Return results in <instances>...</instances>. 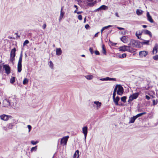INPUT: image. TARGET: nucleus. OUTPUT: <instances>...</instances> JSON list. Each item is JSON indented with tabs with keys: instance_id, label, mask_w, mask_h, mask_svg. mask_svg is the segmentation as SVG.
<instances>
[{
	"instance_id": "21",
	"label": "nucleus",
	"mask_w": 158,
	"mask_h": 158,
	"mask_svg": "<svg viewBox=\"0 0 158 158\" xmlns=\"http://www.w3.org/2000/svg\"><path fill=\"white\" fill-rule=\"evenodd\" d=\"M136 119V118L135 117V116H133L132 117H131L130 118L129 123H134Z\"/></svg>"
},
{
	"instance_id": "18",
	"label": "nucleus",
	"mask_w": 158,
	"mask_h": 158,
	"mask_svg": "<svg viewBox=\"0 0 158 158\" xmlns=\"http://www.w3.org/2000/svg\"><path fill=\"white\" fill-rule=\"evenodd\" d=\"M94 103L96 106V107L97 108H100L102 104V103L101 102H99V101H94Z\"/></svg>"
},
{
	"instance_id": "14",
	"label": "nucleus",
	"mask_w": 158,
	"mask_h": 158,
	"mask_svg": "<svg viewBox=\"0 0 158 158\" xmlns=\"http://www.w3.org/2000/svg\"><path fill=\"white\" fill-rule=\"evenodd\" d=\"M1 118V119L5 120V121H6L9 118H10L12 117L10 115H7L5 114H3L2 115L0 116Z\"/></svg>"
},
{
	"instance_id": "45",
	"label": "nucleus",
	"mask_w": 158,
	"mask_h": 158,
	"mask_svg": "<svg viewBox=\"0 0 158 158\" xmlns=\"http://www.w3.org/2000/svg\"><path fill=\"white\" fill-rule=\"evenodd\" d=\"M78 157L79 155H78L77 156V154H76V153H75L73 155V158H78Z\"/></svg>"
},
{
	"instance_id": "61",
	"label": "nucleus",
	"mask_w": 158,
	"mask_h": 158,
	"mask_svg": "<svg viewBox=\"0 0 158 158\" xmlns=\"http://www.w3.org/2000/svg\"><path fill=\"white\" fill-rule=\"evenodd\" d=\"M142 27L143 28H146L147 27V26L146 25H143Z\"/></svg>"
},
{
	"instance_id": "26",
	"label": "nucleus",
	"mask_w": 158,
	"mask_h": 158,
	"mask_svg": "<svg viewBox=\"0 0 158 158\" xmlns=\"http://www.w3.org/2000/svg\"><path fill=\"white\" fill-rule=\"evenodd\" d=\"M136 14L139 15H141L143 13V11L141 10L137 9L136 11Z\"/></svg>"
},
{
	"instance_id": "59",
	"label": "nucleus",
	"mask_w": 158,
	"mask_h": 158,
	"mask_svg": "<svg viewBox=\"0 0 158 158\" xmlns=\"http://www.w3.org/2000/svg\"><path fill=\"white\" fill-rule=\"evenodd\" d=\"M115 15L117 17H119V16L118 15L117 12H116L115 13Z\"/></svg>"
},
{
	"instance_id": "56",
	"label": "nucleus",
	"mask_w": 158,
	"mask_h": 158,
	"mask_svg": "<svg viewBox=\"0 0 158 158\" xmlns=\"http://www.w3.org/2000/svg\"><path fill=\"white\" fill-rule=\"evenodd\" d=\"M100 80L102 81H106V77L104 78H102L100 79Z\"/></svg>"
},
{
	"instance_id": "28",
	"label": "nucleus",
	"mask_w": 158,
	"mask_h": 158,
	"mask_svg": "<svg viewBox=\"0 0 158 158\" xmlns=\"http://www.w3.org/2000/svg\"><path fill=\"white\" fill-rule=\"evenodd\" d=\"M153 50L156 51V53L158 51V44L156 43L154 47L153 48Z\"/></svg>"
},
{
	"instance_id": "57",
	"label": "nucleus",
	"mask_w": 158,
	"mask_h": 158,
	"mask_svg": "<svg viewBox=\"0 0 158 158\" xmlns=\"http://www.w3.org/2000/svg\"><path fill=\"white\" fill-rule=\"evenodd\" d=\"M3 129L4 130H5V131H7L8 129L7 127L6 128L5 127H3Z\"/></svg>"
},
{
	"instance_id": "48",
	"label": "nucleus",
	"mask_w": 158,
	"mask_h": 158,
	"mask_svg": "<svg viewBox=\"0 0 158 158\" xmlns=\"http://www.w3.org/2000/svg\"><path fill=\"white\" fill-rule=\"evenodd\" d=\"M128 51H127V52H133V50L132 49H131L130 46L128 48Z\"/></svg>"
},
{
	"instance_id": "33",
	"label": "nucleus",
	"mask_w": 158,
	"mask_h": 158,
	"mask_svg": "<svg viewBox=\"0 0 158 158\" xmlns=\"http://www.w3.org/2000/svg\"><path fill=\"white\" fill-rule=\"evenodd\" d=\"M127 98V96H124L122 97L121 98V101L124 102V103L126 102V100Z\"/></svg>"
},
{
	"instance_id": "44",
	"label": "nucleus",
	"mask_w": 158,
	"mask_h": 158,
	"mask_svg": "<svg viewBox=\"0 0 158 158\" xmlns=\"http://www.w3.org/2000/svg\"><path fill=\"white\" fill-rule=\"evenodd\" d=\"M38 142L37 141H34L33 140H32L31 141V143L33 145H35Z\"/></svg>"
},
{
	"instance_id": "41",
	"label": "nucleus",
	"mask_w": 158,
	"mask_h": 158,
	"mask_svg": "<svg viewBox=\"0 0 158 158\" xmlns=\"http://www.w3.org/2000/svg\"><path fill=\"white\" fill-rule=\"evenodd\" d=\"M153 59L156 60H158V55H156V56H154L153 57Z\"/></svg>"
},
{
	"instance_id": "1",
	"label": "nucleus",
	"mask_w": 158,
	"mask_h": 158,
	"mask_svg": "<svg viewBox=\"0 0 158 158\" xmlns=\"http://www.w3.org/2000/svg\"><path fill=\"white\" fill-rule=\"evenodd\" d=\"M22 51L21 52L20 54L17 65V71L19 73H20L22 71V62L23 57Z\"/></svg>"
},
{
	"instance_id": "24",
	"label": "nucleus",
	"mask_w": 158,
	"mask_h": 158,
	"mask_svg": "<svg viewBox=\"0 0 158 158\" xmlns=\"http://www.w3.org/2000/svg\"><path fill=\"white\" fill-rule=\"evenodd\" d=\"M102 53L105 55H106V52L105 48V47L104 45L102 46Z\"/></svg>"
},
{
	"instance_id": "6",
	"label": "nucleus",
	"mask_w": 158,
	"mask_h": 158,
	"mask_svg": "<svg viewBox=\"0 0 158 158\" xmlns=\"http://www.w3.org/2000/svg\"><path fill=\"white\" fill-rule=\"evenodd\" d=\"M3 67L5 71V73L7 75L10 73L11 68L9 65L7 64H3Z\"/></svg>"
},
{
	"instance_id": "54",
	"label": "nucleus",
	"mask_w": 158,
	"mask_h": 158,
	"mask_svg": "<svg viewBox=\"0 0 158 158\" xmlns=\"http://www.w3.org/2000/svg\"><path fill=\"white\" fill-rule=\"evenodd\" d=\"M46 24L45 23L44 24L43 26V27H42L43 29H45L46 28Z\"/></svg>"
},
{
	"instance_id": "13",
	"label": "nucleus",
	"mask_w": 158,
	"mask_h": 158,
	"mask_svg": "<svg viewBox=\"0 0 158 158\" xmlns=\"http://www.w3.org/2000/svg\"><path fill=\"white\" fill-rule=\"evenodd\" d=\"M147 20L151 23H152L154 22V20L148 12H147Z\"/></svg>"
},
{
	"instance_id": "11",
	"label": "nucleus",
	"mask_w": 158,
	"mask_h": 158,
	"mask_svg": "<svg viewBox=\"0 0 158 158\" xmlns=\"http://www.w3.org/2000/svg\"><path fill=\"white\" fill-rule=\"evenodd\" d=\"M148 54V52L145 51H140L139 52V56L141 57H145Z\"/></svg>"
},
{
	"instance_id": "22",
	"label": "nucleus",
	"mask_w": 158,
	"mask_h": 158,
	"mask_svg": "<svg viewBox=\"0 0 158 158\" xmlns=\"http://www.w3.org/2000/svg\"><path fill=\"white\" fill-rule=\"evenodd\" d=\"M15 125V124L13 123H10L7 125V127L8 129H12L13 128V127Z\"/></svg>"
},
{
	"instance_id": "19",
	"label": "nucleus",
	"mask_w": 158,
	"mask_h": 158,
	"mask_svg": "<svg viewBox=\"0 0 158 158\" xmlns=\"http://www.w3.org/2000/svg\"><path fill=\"white\" fill-rule=\"evenodd\" d=\"M120 39L124 43H126L127 42V39L125 36H123L121 37Z\"/></svg>"
},
{
	"instance_id": "58",
	"label": "nucleus",
	"mask_w": 158,
	"mask_h": 158,
	"mask_svg": "<svg viewBox=\"0 0 158 158\" xmlns=\"http://www.w3.org/2000/svg\"><path fill=\"white\" fill-rule=\"evenodd\" d=\"M99 32H97V33H96L95 34V35H94V37H97V36H98V34L99 33Z\"/></svg>"
},
{
	"instance_id": "43",
	"label": "nucleus",
	"mask_w": 158,
	"mask_h": 158,
	"mask_svg": "<svg viewBox=\"0 0 158 158\" xmlns=\"http://www.w3.org/2000/svg\"><path fill=\"white\" fill-rule=\"evenodd\" d=\"M89 51L92 54L94 53L93 49V48L90 47L89 48Z\"/></svg>"
},
{
	"instance_id": "7",
	"label": "nucleus",
	"mask_w": 158,
	"mask_h": 158,
	"mask_svg": "<svg viewBox=\"0 0 158 158\" xmlns=\"http://www.w3.org/2000/svg\"><path fill=\"white\" fill-rule=\"evenodd\" d=\"M119 85V87H118V89L117 91V94L118 95L121 96L123 93L124 89L123 88L121 85Z\"/></svg>"
},
{
	"instance_id": "30",
	"label": "nucleus",
	"mask_w": 158,
	"mask_h": 158,
	"mask_svg": "<svg viewBox=\"0 0 158 158\" xmlns=\"http://www.w3.org/2000/svg\"><path fill=\"white\" fill-rule=\"evenodd\" d=\"M106 81H116V79L115 78H110L109 77H106Z\"/></svg>"
},
{
	"instance_id": "52",
	"label": "nucleus",
	"mask_w": 158,
	"mask_h": 158,
	"mask_svg": "<svg viewBox=\"0 0 158 158\" xmlns=\"http://www.w3.org/2000/svg\"><path fill=\"white\" fill-rule=\"evenodd\" d=\"M27 127H28V128L29 129V132H30L31 129V127L30 125H28L27 126Z\"/></svg>"
},
{
	"instance_id": "38",
	"label": "nucleus",
	"mask_w": 158,
	"mask_h": 158,
	"mask_svg": "<svg viewBox=\"0 0 158 158\" xmlns=\"http://www.w3.org/2000/svg\"><path fill=\"white\" fill-rule=\"evenodd\" d=\"M49 65L52 69H53V64L52 61H51L49 62Z\"/></svg>"
},
{
	"instance_id": "53",
	"label": "nucleus",
	"mask_w": 158,
	"mask_h": 158,
	"mask_svg": "<svg viewBox=\"0 0 158 158\" xmlns=\"http://www.w3.org/2000/svg\"><path fill=\"white\" fill-rule=\"evenodd\" d=\"M109 42H110V43H112V46H115L116 44H117V43H113L111 41H110V40H109Z\"/></svg>"
},
{
	"instance_id": "2",
	"label": "nucleus",
	"mask_w": 158,
	"mask_h": 158,
	"mask_svg": "<svg viewBox=\"0 0 158 158\" xmlns=\"http://www.w3.org/2000/svg\"><path fill=\"white\" fill-rule=\"evenodd\" d=\"M141 42L138 40L132 39L129 45H131L133 47L139 48L140 47Z\"/></svg>"
},
{
	"instance_id": "35",
	"label": "nucleus",
	"mask_w": 158,
	"mask_h": 158,
	"mask_svg": "<svg viewBox=\"0 0 158 158\" xmlns=\"http://www.w3.org/2000/svg\"><path fill=\"white\" fill-rule=\"evenodd\" d=\"M127 56L126 53H123L122 55H120L119 56V58H125Z\"/></svg>"
},
{
	"instance_id": "31",
	"label": "nucleus",
	"mask_w": 158,
	"mask_h": 158,
	"mask_svg": "<svg viewBox=\"0 0 158 158\" xmlns=\"http://www.w3.org/2000/svg\"><path fill=\"white\" fill-rule=\"evenodd\" d=\"M15 77H12L10 79V82L11 84H13L15 82Z\"/></svg>"
},
{
	"instance_id": "25",
	"label": "nucleus",
	"mask_w": 158,
	"mask_h": 158,
	"mask_svg": "<svg viewBox=\"0 0 158 158\" xmlns=\"http://www.w3.org/2000/svg\"><path fill=\"white\" fill-rule=\"evenodd\" d=\"M63 6H62L61 8L60 15V19H61V18H63V17L64 15V12L63 11Z\"/></svg>"
},
{
	"instance_id": "46",
	"label": "nucleus",
	"mask_w": 158,
	"mask_h": 158,
	"mask_svg": "<svg viewBox=\"0 0 158 158\" xmlns=\"http://www.w3.org/2000/svg\"><path fill=\"white\" fill-rule=\"evenodd\" d=\"M78 19L79 20H81L82 19V15H78Z\"/></svg>"
},
{
	"instance_id": "42",
	"label": "nucleus",
	"mask_w": 158,
	"mask_h": 158,
	"mask_svg": "<svg viewBox=\"0 0 158 158\" xmlns=\"http://www.w3.org/2000/svg\"><path fill=\"white\" fill-rule=\"evenodd\" d=\"M119 85H116V86L114 89V91H115V92H116L117 90V89H118V87H119Z\"/></svg>"
},
{
	"instance_id": "16",
	"label": "nucleus",
	"mask_w": 158,
	"mask_h": 158,
	"mask_svg": "<svg viewBox=\"0 0 158 158\" xmlns=\"http://www.w3.org/2000/svg\"><path fill=\"white\" fill-rule=\"evenodd\" d=\"M113 101L115 104L116 105H118V102L120 98L118 96H117L116 98H113Z\"/></svg>"
},
{
	"instance_id": "32",
	"label": "nucleus",
	"mask_w": 158,
	"mask_h": 158,
	"mask_svg": "<svg viewBox=\"0 0 158 158\" xmlns=\"http://www.w3.org/2000/svg\"><path fill=\"white\" fill-rule=\"evenodd\" d=\"M85 77L87 79L90 80L93 79V76L91 75H89L86 76Z\"/></svg>"
},
{
	"instance_id": "39",
	"label": "nucleus",
	"mask_w": 158,
	"mask_h": 158,
	"mask_svg": "<svg viewBox=\"0 0 158 158\" xmlns=\"http://www.w3.org/2000/svg\"><path fill=\"white\" fill-rule=\"evenodd\" d=\"M158 102V101L157 100H156V101L155 100H152V102H153V105H156Z\"/></svg>"
},
{
	"instance_id": "55",
	"label": "nucleus",
	"mask_w": 158,
	"mask_h": 158,
	"mask_svg": "<svg viewBox=\"0 0 158 158\" xmlns=\"http://www.w3.org/2000/svg\"><path fill=\"white\" fill-rule=\"evenodd\" d=\"M117 29H118V30H124V28H122V27H117Z\"/></svg>"
},
{
	"instance_id": "37",
	"label": "nucleus",
	"mask_w": 158,
	"mask_h": 158,
	"mask_svg": "<svg viewBox=\"0 0 158 158\" xmlns=\"http://www.w3.org/2000/svg\"><path fill=\"white\" fill-rule=\"evenodd\" d=\"M29 43V41L28 40H26L24 42L23 45L24 46L26 45L27 44H28Z\"/></svg>"
},
{
	"instance_id": "50",
	"label": "nucleus",
	"mask_w": 158,
	"mask_h": 158,
	"mask_svg": "<svg viewBox=\"0 0 158 158\" xmlns=\"http://www.w3.org/2000/svg\"><path fill=\"white\" fill-rule=\"evenodd\" d=\"M145 97V98L148 100H149L150 99V97L148 95H146Z\"/></svg>"
},
{
	"instance_id": "36",
	"label": "nucleus",
	"mask_w": 158,
	"mask_h": 158,
	"mask_svg": "<svg viewBox=\"0 0 158 158\" xmlns=\"http://www.w3.org/2000/svg\"><path fill=\"white\" fill-rule=\"evenodd\" d=\"M37 149V146H36L35 147L32 148L31 149L30 151H31V152H33V151H36Z\"/></svg>"
},
{
	"instance_id": "9",
	"label": "nucleus",
	"mask_w": 158,
	"mask_h": 158,
	"mask_svg": "<svg viewBox=\"0 0 158 158\" xmlns=\"http://www.w3.org/2000/svg\"><path fill=\"white\" fill-rule=\"evenodd\" d=\"M108 7L105 5H102L98 9L95 10L94 11H101L102 10H106L108 9Z\"/></svg>"
},
{
	"instance_id": "49",
	"label": "nucleus",
	"mask_w": 158,
	"mask_h": 158,
	"mask_svg": "<svg viewBox=\"0 0 158 158\" xmlns=\"http://www.w3.org/2000/svg\"><path fill=\"white\" fill-rule=\"evenodd\" d=\"M90 27V26L88 24H87L85 26V28L87 29H88Z\"/></svg>"
},
{
	"instance_id": "62",
	"label": "nucleus",
	"mask_w": 158,
	"mask_h": 158,
	"mask_svg": "<svg viewBox=\"0 0 158 158\" xmlns=\"http://www.w3.org/2000/svg\"><path fill=\"white\" fill-rule=\"evenodd\" d=\"M86 20V17H85V18L84 19V23H85Z\"/></svg>"
},
{
	"instance_id": "40",
	"label": "nucleus",
	"mask_w": 158,
	"mask_h": 158,
	"mask_svg": "<svg viewBox=\"0 0 158 158\" xmlns=\"http://www.w3.org/2000/svg\"><path fill=\"white\" fill-rule=\"evenodd\" d=\"M112 25H109L106 26L104 27H102V28H103V29H104V30H105V29H107L109 27H112Z\"/></svg>"
},
{
	"instance_id": "20",
	"label": "nucleus",
	"mask_w": 158,
	"mask_h": 158,
	"mask_svg": "<svg viewBox=\"0 0 158 158\" xmlns=\"http://www.w3.org/2000/svg\"><path fill=\"white\" fill-rule=\"evenodd\" d=\"M96 2V1H94V2H88L87 3V5L89 6L92 7L95 4Z\"/></svg>"
},
{
	"instance_id": "4",
	"label": "nucleus",
	"mask_w": 158,
	"mask_h": 158,
	"mask_svg": "<svg viewBox=\"0 0 158 158\" xmlns=\"http://www.w3.org/2000/svg\"><path fill=\"white\" fill-rule=\"evenodd\" d=\"M139 95V92H137L133 93L132 95H131L129 97L128 102L129 103H130L134 99H136Z\"/></svg>"
},
{
	"instance_id": "51",
	"label": "nucleus",
	"mask_w": 158,
	"mask_h": 158,
	"mask_svg": "<svg viewBox=\"0 0 158 158\" xmlns=\"http://www.w3.org/2000/svg\"><path fill=\"white\" fill-rule=\"evenodd\" d=\"M116 92H115V91H114L113 94V98H114L115 97L116 95Z\"/></svg>"
},
{
	"instance_id": "23",
	"label": "nucleus",
	"mask_w": 158,
	"mask_h": 158,
	"mask_svg": "<svg viewBox=\"0 0 158 158\" xmlns=\"http://www.w3.org/2000/svg\"><path fill=\"white\" fill-rule=\"evenodd\" d=\"M142 31L140 32H139V34H138L137 32H136L135 33V35L137 37L138 39H139L141 40H144L142 39L141 38V37H139V35H142Z\"/></svg>"
},
{
	"instance_id": "63",
	"label": "nucleus",
	"mask_w": 158,
	"mask_h": 158,
	"mask_svg": "<svg viewBox=\"0 0 158 158\" xmlns=\"http://www.w3.org/2000/svg\"><path fill=\"white\" fill-rule=\"evenodd\" d=\"M82 13H83V12L82 11H78V12H77V14H79Z\"/></svg>"
},
{
	"instance_id": "3",
	"label": "nucleus",
	"mask_w": 158,
	"mask_h": 158,
	"mask_svg": "<svg viewBox=\"0 0 158 158\" xmlns=\"http://www.w3.org/2000/svg\"><path fill=\"white\" fill-rule=\"evenodd\" d=\"M16 51V48H14L11 50L10 52V60L13 64H14V61L15 60Z\"/></svg>"
},
{
	"instance_id": "8",
	"label": "nucleus",
	"mask_w": 158,
	"mask_h": 158,
	"mask_svg": "<svg viewBox=\"0 0 158 158\" xmlns=\"http://www.w3.org/2000/svg\"><path fill=\"white\" fill-rule=\"evenodd\" d=\"M69 138V136H67L64 137L62 138L60 140L61 144H63V145H66L67 143V142L68 140V139Z\"/></svg>"
},
{
	"instance_id": "60",
	"label": "nucleus",
	"mask_w": 158,
	"mask_h": 158,
	"mask_svg": "<svg viewBox=\"0 0 158 158\" xmlns=\"http://www.w3.org/2000/svg\"><path fill=\"white\" fill-rule=\"evenodd\" d=\"M74 7L76 8L77 10H78V7L76 5H74Z\"/></svg>"
},
{
	"instance_id": "27",
	"label": "nucleus",
	"mask_w": 158,
	"mask_h": 158,
	"mask_svg": "<svg viewBox=\"0 0 158 158\" xmlns=\"http://www.w3.org/2000/svg\"><path fill=\"white\" fill-rule=\"evenodd\" d=\"M146 114V113L145 112H143V113H140L139 114H138L135 116V118L136 119L142 116V115H144Z\"/></svg>"
},
{
	"instance_id": "10",
	"label": "nucleus",
	"mask_w": 158,
	"mask_h": 158,
	"mask_svg": "<svg viewBox=\"0 0 158 158\" xmlns=\"http://www.w3.org/2000/svg\"><path fill=\"white\" fill-rule=\"evenodd\" d=\"M129 46L124 45L120 47L119 50L120 51L125 52L128 51V48Z\"/></svg>"
},
{
	"instance_id": "17",
	"label": "nucleus",
	"mask_w": 158,
	"mask_h": 158,
	"mask_svg": "<svg viewBox=\"0 0 158 158\" xmlns=\"http://www.w3.org/2000/svg\"><path fill=\"white\" fill-rule=\"evenodd\" d=\"M62 53V51L60 48H57L56 50V54L57 56H60Z\"/></svg>"
},
{
	"instance_id": "64",
	"label": "nucleus",
	"mask_w": 158,
	"mask_h": 158,
	"mask_svg": "<svg viewBox=\"0 0 158 158\" xmlns=\"http://www.w3.org/2000/svg\"><path fill=\"white\" fill-rule=\"evenodd\" d=\"M2 69V66L1 65H0V73L1 72Z\"/></svg>"
},
{
	"instance_id": "5",
	"label": "nucleus",
	"mask_w": 158,
	"mask_h": 158,
	"mask_svg": "<svg viewBox=\"0 0 158 158\" xmlns=\"http://www.w3.org/2000/svg\"><path fill=\"white\" fill-rule=\"evenodd\" d=\"M2 104L3 107H8L9 106H12L11 102L7 98H5L3 100Z\"/></svg>"
},
{
	"instance_id": "15",
	"label": "nucleus",
	"mask_w": 158,
	"mask_h": 158,
	"mask_svg": "<svg viewBox=\"0 0 158 158\" xmlns=\"http://www.w3.org/2000/svg\"><path fill=\"white\" fill-rule=\"evenodd\" d=\"M142 31V32H143L144 34L148 35L151 37H152V33L148 30L147 29L143 30Z\"/></svg>"
},
{
	"instance_id": "12",
	"label": "nucleus",
	"mask_w": 158,
	"mask_h": 158,
	"mask_svg": "<svg viewBox=\"0 0 158 158\" xmlns=\"http://www.w3.org/2000/svg\"><path fill=\"white\" fill-rule=\"evenodd\" d=\"M82 132L84 134L85 139H86L88 132V127L87 126L84 127L82 128Z\"/></svg>"
},
{
	"instance_id": "47",
	"label": "nucleus",
	"mask_w": 158,
	"mask_h": 158,
	"mask_svg": "<svg viewBox=\"0 0 158 158\" xmlns=\"http://www.w3.org/2000/svg\"><path fill=\"white\" fill-rule=\"evenodd\" d=\"M94 53L95 54L97 55H100V53L99 52L98 50H96L94 51Z\"/></svg>"
},
{
	"instance_id": "29",
	"label": "nucleus",
	"mask_w": 158,
	"mask_h": 158,
	"mask_svg": "<svg viewBox=\"0 0 158 158\" xmlns=\"http://www.w3.org/2000/svg\"><path fill=\"white\" fill-rule=\"evenodd\" d=\"M149 40H145L144 41L141 42V44H146L149 45Z\"/></svg>"
},
{
	"instance_id": "34",
	"label": "nucleus",
	"mask_w": 158,
	"mask_h": 158,
	"mask_svg": "<svg viewBox=\"0 0 158 158\" xmlns=\"http://www.w3.org/2000/svg\"><path fill=\"white\" fill-rule=\"evenodd\" d=\"M28 80L27 78H25L23 81V84L24 85H26L28 83Z\"/></svg>"
}]
</instances>
